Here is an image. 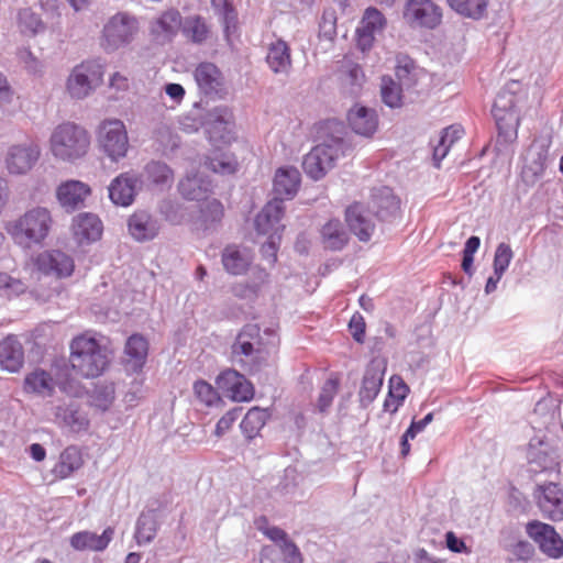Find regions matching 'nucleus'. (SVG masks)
Wrapping results in <instances>:
<instances>
[{
    "instance_id": "nucleus-1",
    "label": "nucleus",
    "mask_w": 563,
    "mask_h": 563,
    "mask_svg": "<svg viewBox=\"0 0 563 563\" xmlns=\"http://www.w3.org/2000/svg\"><path fill=\"white\" fill-rule=\"evenodd\" d=\"M69 364L77 375L96 378L108 368L110 358L107 347L90 332H84L69 343Z\"/></svg>"
},
{
    "instance_id": "nucleus-2",
    "label": "nucleus",
    "mask_w": 563,
    "mask_h": 563,
    "mask_svg": "<svg viewBox=\"0 0 563 563\" xmlns=\"http://www.w3.org/2000/svg\"><path fill=\"white\" fill-rule=\"evenodd\" d=\"M52 225L51 211L44 207H34L18 219L7 222L4 229L18 245L31 247L44 242Z\"/></svg>"
},
{
    "instance_id": "nucleus-3",
    "label": "nucleus",
    "mask_w": 563,
    "mask_h": 563,
    "mask_svg": "<svg viewBox=\"0 0 563 563\" xmlns=\"http://www.w3.org/2000/svg\"><path fill=\"white\" fill-rule=\"evenodd\" d=\"M90 143V135L85 128L74 122H64L51 134L49 152L57 161L73 163L86 156Z\"/></svg>"
},
{
    "instance_id": "nucleus-4",
    "label": "nucleus",
    "mask_w": 563,
    "mask_h": 563,
    "mask_svg": "<svg viewBox=\"0 0 563 563\" xmlns=\"http://www.w3.org/2000/svg\"><path fill=\"white\" fill-rule=\"evenodd\" d=\"M520 97L508 89L501 90L493 104V115L499 137L505 142L517 139L520 125Z\"/></svg>"
},
{
    "instance_id": "nucleus-5",
    "label": "nucleus",
    "mask_w": 563,
    "mask_h": 563,
    "mask_svg": "<svg viewBox=\"0 0 563 563\" xmlns=\"http://www.w3.org/2000/svg\"><path fill=\"white\" fill-rule=\"evenodd\" d=\"M137 32V19L126 12H118L104 23L99 44L106 52H114L129 45Z\"/></svg>"
},
{
    "instance_id": "nucleus-6",
    "label": "nucleus",
    "mask_w": 563,
    "mask_h": 563,
    "mask_svg": "<svg viewBox=\"0 0 563 563\" xmlns=\"http://www.w3.org/2000/svg\"><path fill=\"white\" fill-rule=\"evenodd\" d=\"M552 136L542 134L534 136L523 156V165L520 173L521 181L527 187L538 184L544 175L550 161Z\"/></svg>"
},
{
    "instance_id": "nucleus-7",
    "label": "nucleus",
    "mask_w": 563,
    "mask_h": 563,
    "mask_svg": "<svg viewBox=\"0 0 563 563\" xmlns=\"http://www.w3.org/2000/svg\"><path fill=\"white\" fill-rule=\"evenodd\" d=\"M97 142L100 151L112 162L124 158L130 147L126 128L119 119H106L100 123Z\"/></svg>"
},
{
    "instance_id": "nucleus-8",
    "label": "nucleus",
    "mask_w": 563,
    "mask_h": 563,
    "mask_svg": "<svg viewBox=\"0 0 563 563\" xmlns=\"http://www.w3.org/2000/svg\"><path fill=\"white\" fill-rule=\"evenodd\" d=\"M103 75L102 64L96 59L85 60L71 70L66 84L67 91L75 99H84L102 84Z\"/></svg>"
},
{
    "instance_id": "nucleus-9",
    "label": "nucleus",
    "mask_w": 563,
    "mask_h": 563,
    "mask_svg": "<svg viewBox=\"0 0 563 563\" xmlns=\"http://www.w3.org/2000/svg\"><path fill=\"white\" fill-rule=\"evenodd\" d=\"M232 353L250 358L255 365L266 361L269 350L262 340L258 325L246 324L242 329L232 345Z\"/></svg>"
},
{
    "instance_id": "nucleus-10",
    "label": "nucleus",
    "mask_w": 563,
    "mask_h": 563,
    "mask_svg": "<svg viewBox=\"0 0 563 563\" xmlns=\"http://www.w3.org/2000/svg\"><path fill=\"white\" fill-rule=\"evenodd\" d=\"M402 15L412 27L434 29L442 21L441 8L431 0H408Z\"/></svg>"
},
{
    "instance_id": "nucleus-11",
    "label": "nucleus",
    "mask_w": 563,
    "mask_h": 563,
    "mask_svg": "<svg viewBox=\"0 0 563 563\" xmlns=\"http://www.w3.org/2000/svg\"><path fill=\"white\" fill-rule=\"evenodd\" d=\"M526 532L548 558L556 560L563 556V539L551 525L532 520L527 523Z\"/></svg>"
},
{
    "instance_id": "nucleus-12",
    "label": "nucleus",
    "mask_w": 563,
    "mask_h": 563,
    "mask_svg": "<svg viewBox=\"0 0 563 563\" xmlns=\"http://www.w3.org/2000/svg\"><path fill=\"white\" fill-rule=\"evenodd\" d=\"M386 25L387 20L378 9L366 8L355 31L357 48L363 53L368 52L374 45L376 34L382 33Z\"/></svg>"
},
{
    "instance_id": "nucleus-13",
    "label": "nucleus",
    "mask_w": 563,
    "mask_h": 563,
    "mask_svg": "<svg viewBox=\"0 0 563 563\" xmlns=\"http://www.w3.org/2000/svg\"><path fill=\"white\" fill-rule=\"evenodd\" d=\"M40 156L41 148L37 144H15L7 151L5 167L12 175H23L33 168Z\"/></svg>"
},
{
    "instance_id": "nucleus-14",
    "label": "nucleus",
    "mask_w": 563,
    "mask_h": 563,
    "mask_svg": "<svg viewBox=\"0 0 563 563\" xmlns=\"http://www.w3.org/2000/svg\"><path fill=\"white\" fill-rule=\"evenodd\" d=\"M34 266L38 272L55 276L56 278L69 277L75 269L74 260L59 250L41 252L34 258Z\"/></svg>"
},
{
    "instance_id": "nucleus-15",
    "label": "nucleus",
    "mask_w": 563,
    "mask_h": 563,
    "mask_svg": "<svg viewBox=\"0 0 563 563\" xmlns=\"http://www.w3.org/2000/svg\"><path fill=\"white\" fill-rule=\"evenodd\" d=\"M216 384L218 388L233 401H250L254 396L253 385L234 369L222 372L217 377Z\"/></svg>"
},
{
    "instance_id": "nucleus-16",
    "label": "nucleus",
    "mask_w": 563,
    "mask_h": 563,
    "mask_svg": "<svg viewBox=\"0 0 563 563\" xmlns=\"http://www.w3.org/2000/svg\"><path fill=\"white\" fill-rule=\"evenodd\" d=\"M194 79L200 93L207 97L220 96L225 91V79L220 68L210 62L198 64L194 70Z\"/></svg>"
},
{
    "instance_id": "nucleus-17",
    "label": "nucleus",
    "mask_w": 563,
    "mask_h": 563,
    "mask_svg": "<svg viewBox=\"0 0 563 563\" xmlns=\"http://www.w3.org/2000/svg\"><path fill=\"white\" fill-rule=\"evenodd\" d=\"M335 158V150L332 146L320 144L305 156L302 167L310 178L319 180L332 168Z\"/></svg>"
},
{
    "instance_id": "nucleus-18",
    "label": "nucleus",
    "mask_w": 563,
    "mask_h": 563,
    "mask_svg": "<svg viewBox=\"0 0 563 563\" xmlns=\"http://www.w3.org/2000/svg\"><path fill=\"white\" fill-rule=\"evenodd\" d=\"M54 421L58 427L75 433L88 430L90 424L88 415L75 401L56 406Z\"/></svg>"
},
{
    "instance_id": "nucleus-19",
    "label": "nucleus",
    "mask_w": 563,
    "mask_h": 563,
    "mask_svg": "<svg viewBox=\"0 0 563 563\" xmlns=\"http://www.w3.org/2000/svg\"><path fill=\"white\" fill-rule=\"evenodd\" d=\"M284 205L279 199L268 201L255 218V230L260 235L280 234L284 225L280 220L284 216Z\"/></svg>"
},
{
    "instance_id": "nucleus-20",
    "label": "nucleus",
    "mask_w": 563,
    "mask_h": 563,
    "mask_svg": "<svg viewBox=\"0 0 563 563\" xmlns=\"http://www.w3.org/2000/svg\"><path fill=\"white\" fill-rule=\"evenodd\" d=\"M90 195V186L75 179L63 181L56 189V198L59 205L67 211H75L82 207L85 200Z\"/></svg>"
},
{
    "instance_id": "nucleus-21",
    "label": "nucleus",
    "mask_w": 563,
    "mask_h": 563,
    "mask_svg": "<svg viewBox=\"0 0 563 563\" xmlns=\"http://www.w3.org/2000/svg\"><path fill=\"white\" fill-rule=\"evenodd\" d=\"M538 506L544 518L552 521L563 520V488L554 483L542 486Z\"/></svg>"
},
{
    "instance_id": "nucleus-22",
    "label": "nucleus",
    "mask_w": 563,
    "mask_h": 563,
    "mask_svg": "<svg viewBox=\"0 0 563 563\" xmlns=\"http://www.w3.org/2000/svg\"><path fill=\"white\" fill-rule=\"evenodd\" d=\"M139 183V177L133 173L126 172L117 176L109 186L111 201L122 207L132 205L136 196Z\"/></svg>"
},
{
    "instance_id": "nucleus-23",
    "label": "nucleus",
    "mask_w": 563,
    "mask_h": 563,
    "mask_svg": "<svg viewBox=\"0 0 563 563\" xmlns=\"http://www.w3.org/2000/svg\"><path fill=\"white\" fill-rule=\"evenodd\" d=\"M84 463L81 449L77 445H68L59 453L52 468V475L58 481L69 478L84 466Z\"/></svg>"
},
{
    "instance_id": "nucleus-24",
    "label": "nucleus",
    "mask_w": 563,
    "mask_h": 563,
    "mask_svg": "<svg viewBox=\"0 0 563 563\" xmlns=\"http://www.w3.org/2000/svg\"><path fill=\"white\" fill-rule=\"evenodd\" d=\"M24 366V349L15 335L0 341V367L9 373H19Z\"/></svg>"
},
{
    "instance_id": "nucleus-25",
    "label": "nucleus",
    "mask_w": 563,
    "mask_h": 563,
    "mask_svg": "<svg viewBox=\"0 0 563 563\" xmlns=\"http://www.w3.org/2000/svg\"><path fill=\"white\" fill-rule=\"evenodd\" d=\"M365 208L360 202L350 205L345 210V221L350 230L357 236L362 242H367L372 238L375 225L366 218Z\"/></svg>"
},
{
    "instance_id": "nucleus-26",
    "label": "nucleus",
    "mask_w": 563,
    "mask_h": 563,
    "mask_svg": "<svg viewBox=\"0 0 563 563\" xmlns=\"http://www.w3.org/2000/svg\"><path fill=\"white\" fill-rule=\"evenodd\" d=\"M371 209L379 220L388 221L399 213L400 200L394 195L390 188L384 187L373 192Z\"/></svg>"
},
{
    "instance_id": "nucleus-27",
    "label": "nucleus",
    "mask_w": 563,
    "mask_h": 563,
    "mask_svg": "<svg viewBox=\"0 0 563 563\" xmlns=\"http://www.w3.org/2000/svg\"><path fill=\"white\" fill-rule=\"evenodd\" d=\"M23 391L25 394L51 397L55 391V380L49 372L36 367L24 376Z\"/></svg>"
},
{
    "instance_id": "nucleus-28",
    "label": "nucleus",
    "mask_w": 563,
    "mask_h": 563,
    "mask_svg": "<svg viewBox=\"0 0 563 563\" xmlns=\"http://www.w3.org/2000/svg\"><path fill=\"white\" fill-rule=\"evenodd\" d=\"M300 185V173L295 167H280L276 170L274 177L275 199H291Z\"/></svg>"
},
{
    "instance_id": "nucleus-29",
    "label": "nucleus",
    "mask_w": 563,
    "mask_h": 563,
    "mask_svg": "<svg viewBox=\"0 0 563 563\" xmlns=\"http://www.w3.org/2000/svg\"><path fill=\"white\" fill-rule=\"evenodd\" d=\"M130 234L137 241H147L154 239L159 232V225L146 211H135L128 222Z\"/></svg>"
},
{
    "instance_id": "nucleus-30",
    "label": "nucleus",
    "mask_w": 563,
    "mask_h": 563,
    "mask_svg": "<svg viewBox=\"0 0 563 563\" xmlns=\"http://www.w3.org/2000/svg\"><path fill=\"white\" fill-rule=\"evenodd\" d=\"M347 121L352 130L364 136H371L378 126L377 114L373 109L355 106L347 114Z\"/></svg>"
},
{
    "instance_id": "nucleus-31",
    "label": "nucleus",
    "mask_w": 563,
    "mask_h": 563,
    "mask_svg": "<svg viewBox=\"0 0 563 563\" xmlns=\"http://www.w3.org/2000/svg\"><path fill=\"white\" fill-rule=\"evenodd\" d=\"M73 232L79 243L97 241L102 234V223L92 213H80L74 219Z\"/></svg>"
},
{
    "instance_id": "nucleus-32",
    "label": "nucleus",
    "mask_w": 563,
    "mask_h": 563,
    "mask_svg": "<svg viewBox=\"0 0 563 563\" xmlns=\"http://www.w3.org/2000/svg\"><path fill=\"white\" fill-rule=\"evenodd\" d=\"M233 128L234 123L230 118L216 117L209 120L206 131L210 143L219 150L222 146L231 144L234 140Z\"/></svg>"
},
{
    "instance_id": "nucleus-33",
    "label": "nucleus",
    "mask_w": 563,
    "mask_h": 563,
    "mask_svg": "<svg viewBox=\"0 0 563 563\" xmlns=\"http://www.w3.org/2000/svg\"><path fill=\"white\" fill-rule=\"evenodd\" d=\"M113 533L112 528H107L100 536L89 531L77 532L70 538V544L78 551H103L112 540Z\"/></svg>"
},
{
    "instance_id": "nucleus-34",
    "label": "nucleus",
    "mask_w": 563,
    "mask_h": 563,
    "mask_svg": "<svg viewBox=\"0 0 563 563\" xmlns=\"http://www.w3.org/2000/svg\"><path fill=\"white\" fill-rule=\"evenodd\" d=\"M321 242L324 249L331 251L342 250L347 241L349 235L339 219H331L320 229Z\"/></svg>"
},
{
    "instance_id": "nucleus-35",
    "label": "nucleus",
    "mask_w": 563,
    "mask_h": 563,
    "mask_svg": "<svg viewBox=\"0 0 563 563\" xmlns=\"http://www.w3.org/2000/svg\"><path fill=\"white\" fill-rule=\"evenodd\" d=\"M124 352L126 363L131 365L132 369L141 371L147 357L148 342L141 334H132L125 343Z\"/></svg>"
},
{
    "instance_id": "nucleus-36",
    "label": "nucleus",
    "mask_w": 563,
    "mask_h": 563,
    "mask_svg": "<svg viewBox=\"0 0 563 563\" xmlns=\"http://www.w3.org/2000/svg\"><path fill=\"white\" fill-rule=\"evenodd\" d=\"M266 62L274 73H287L291 67L290 47L283 40H277L268 47Z\"/></svg>"
},
{
    "instance_id": "nucleus-37",
    "label": "nucleus",
    "mask_w": 563,
    "mask_h": 563,
    "mask_svg": "<svg viewBox=\"0 0 563 563\" xmlns=\"http://www.w3.org/2000/svg\"><path fill=\"white\" fill-rule=\"evenodd\" d=\"M463 134L464 130L459 124L450 125L443 130L442 135L433 147V161L437 167H440V162L448 155L450 148Z\"/></svg>"
},
{
    "instance_id": "nucleus-38",
    "label": "nucleus",
    "mask_w": 563,
    "mask_h": 563,
    "mask_svg": "<svg viewBox=\"0 0 563 563\" xmlns=\"http://www.w3.org/2000/svg\"><path fill=\"white\" fill-rule=\"evenodd\" d=\"M409 394V387L401 376L393 375L389 379V390L384 401V410L395 413Z\"/></svg>"
},
{
    "instance_id": "nucleus-39",
    "label": "nucleus",
    "mask_w": 563,
    "mask_h": 563,
    "mask_svg": "<svg viewBox=\"0 0 563 563\" xmlns=\"http://www.w3.org/2000/svg\"><path fill=\"white\" fill-rule=\"evenodd\" d=\"M252 258L243 254L236 246L229 245L222 253V264L224 269L232 275L244 274L250 265Z\"/></svg>"
},
{
    "instance_id": "nucleus-40",
    "label": "nucleus",
    "mask_w": 563,
    "mask_h": 563,
    "mask_svg": "<svg viewBox=\"0 0 563 563\" xmlns=\"http://www.w3.org/2000/svg\"><path fill=\"white\" fill-rule=\"evenodd\" d=\"M446 2L452 10L464 18L481 20L487 13L488 0H446Z\"/></svg>"
},
{
    "instance_id": "nucleus-41",
    "label": "nucleus",
    "mask_w": 563,
    "mask_h": 563,
    "mask_svg": "<svg viewBox=\"0 0 563 563\" xmlns=\"http://www.w3.org/2000/svg\"><path fill=\"white\" fill-rule=\"evenodd\" d=\"M179 191L188 200H205L207 192L210 191V183L197 177V175L186 176L179 183Z\"/></svg>"
},
{
    "instance_id": "nucleus-42",
    "label": "nucleus",
    "mask_w": 563,
    "mask_h": 563,
    "mask_svg": "<svg viewBox=\"0 0 563 563\" xmlns=\"http://www.w3.org/2000/svg\"><path fill=\"white\" fill-rule=\"evenodd\" d=\"M384 380V373L378 368H367L362 387L360 389V398L362 401L372 402L380 391Z\"/></svg>"
},
{
    "instance_id": "nucleus-43",
    "label": "nucleus",
    "mask_w": 563,
    "mask_h": 563,
    "mask_svg": "<svg viewBox=\"0 0 563 563\" xmlns=\"http://www.w3.org/2000/svg\"><path fill=\"white\" fill-rule=\"evenodd\" d=\"M267 418L266 410L258 407L251 408L241 421L242 432L250 439L254 438L265 426Z\"/></svg>"
},
{
    "instance_id": "nucleus-44",
    "label": "nucleus",
    "mask_w": 563,
    "mask_h": 563,
    "mask_svg": "<svg viewBox=\"0 0 563 563\" xmlns=\"http://www.w3.org/2000/svg\"><path fill=\"white\" fill-rule=\"evenodd\" d=\"M183 33L191 42L202 43L208 38L210 30L203 18L194 15L185 19Z\"/></svg>"
},
{
    "instance_id": "nucleus-45",
    "label": "nucleus",
    "mask_w": 563,
    "mask_h": 563,
    "mask_svg": "<svg viewBox=\"0 0 563 563\" xmlns=\"http://www.w3.org/2000/svg\"><path fill=\"white\" fill-rule=\"evenodd\" d=\"M181 26V15L177 10L163 12L155 21L154 31L167 37L174 35Z\"/></svg>"
},
{
    "instance_id": "nucleus-46",
    "label": "nucleus",
    "mask_w": 563,
    "mask_h": 563,
    "mask_svg": "<svg viewBox=\"0 0 563 563\" xmlns=\"http://www.w3.org/2000/svg\"><path fill=\"white\" fill-rule=\"evenodd\" d=\"M340 78L344 86L353 89L354 87H361L363 85L365 75L358 64L352 60H344L340 68Z\"/></svg>"
},
{
    "instance_id": "nucleus-47",
    "label": "nucleus",
    "mask_w": 563,
    "mask_h": 563,
    "mask_svg": "<svg viewBox=\"0 0 563 563\" xmlns=\"http://www.w3.org/2000/svg\"><path fill=\"white\" fill-rule=\"evenodd\" d=\"M380 95L383 102L390 108L400 107L402 103L401 87L391 77L382 78Z\"/></svg>"
},
{
    "instance_id": "nucleus-48",
    "label": "nucleus",
    "mask_w": 563,
    "mask_h": 563,
    "mask_svg": "<svg viewBox=\"0 0 563 563\" xmlns=\"http://www.w3.org/2000/svg\"><path fill=\"white\" fill-rule=\"evenodd\" d=\"M418 67L412 58L407 55L397 56L395 73L399 81L406 86H411L417 81Z\"/></svg>"
},
{
    "instance_id": "nucleus-49",
    "label": "nucleus",
    "mask_w": 563,
    "mask_h": 563,
    "mask_svg": "<svg viewBox=\"0 0 563 563\" xmlns=\"http://www.w3.org/2000/svg\"><path fill=\"white\" fill-rule=\"evenodd\" d=\"M157 531V522L155 516L151 512L142 514L137 520L135 538L139 543L151 542Z\"/></svg>"
},
{
    "instance_id": "nucleus-50",
    "label": "nucleus",
    "mask_w": 563,
    "mask_h": 563,
    "mask_svg": "<svg viewBox=\"0 0 563 563\" xmlns=\"http://www.w3.org/2000/svg\"><path fill=\"white\" fill-rule=\"evenodd\" d=\"M206 165L214 173L230 175L235 173L238 162L232 155L214 152L213 156L208 157Z\"/></svg>"
},
{
    "instance_id": "nucleus-51",
    "label": "nucleus",
    "mask_w": 563,
    "mask_h": 563,
    "mask_svg": "<svg viewBox=\"0 0 563 563\" xmlns=\"http://www.w3.org/2000/svg\"><path fill=\"white\" fill-rule=\"evenodd\" d=\"M340 382L338 377H330L327 379L320 390L317 407L320 412L327 411L338 394Z\"/></svg>"
},
{
    "instance_id": "nucleus-52",
    "label": "nucleus",
    "mask_w": 563,
    "mask_h": 563,
    "mask_svg": "<svg viewBox=\"0 0 563 563\" xmlns=\"http://www.w3.org/2000/svg\"><path fill=\"white\" fill-rule=\"evenodd\" d=\"M25 290L26 285L23 280L0 272V296L12 298L23 294Z\"/></svg>"
},
{
    "instance_id": "nucleus-53",
    "label": "nucleus",
    "mask_w": 563,
    "mask_h": 563,
    "mask_svg": "<svg viewBox=\"0 0 563 563\" xmlns=\"http://www.w3.org/2000/svg\"><path fill=\"white\" fill-rule=\"evenodd\" d=\"M145 174L148 180L154 184H167L173 179L172 169L164 163L151 162L145 166Z\"/></svg>"
},
{
    "instance_id": "nucleus-54",
    "label": "nucleus",
    "mask_w": 563,
    "mask_h": 563,
    "mask_svg": "<svg viewBox=\"0 0 563 563\" xmlns=\"http://www.w3.org/2000/svg\"><path fill=\"white\" fill-rule=\"evenodd\" d=\"M211 3L222 16L225 31L229 32L231 27L235 29L238 15L232 0H211Z\"/></svg>"
},
{
    "instance_id": "nucleus-55",
    "label": "nucleus",
    "mask_w": 563,
    "mask_h": 563,
    "mask_svg": "<svg viewBox=\"0 0 563 563\" xmlns=\"http://www.w3.org/2000/svg\"><path fill=\"white\" fill-rule=\"evenodd\" d=\"M194 393L196 397L206 406H212L220 401L218 391L211 384L206 380H197L194 384Z\"/></svg>"
},
{
    "instance_id": "nucleus-56",
    "label": "nucleus",
    "mask_w": 563,
    "mask_h": 563,
    "mask_svg": "<svg viewBox=\"0 0 563 563\" xmlns=\"http://www.w3.org/2000/svg\"><path fill=\"white\" fill-rule=\"evenodd\" d=\"M19 27L22 33L34 35L44 29V24L36 14L23 10L19 15Z\"/></svg>"
},
{
    "instance_id": "nucleus-57",
    "label": "nucleus",
    "mask_w": 563,
    "mask_h": 563,
    "mask_svg": "<svg viewBox=\"0 0 563 563\" xmlns=\"http://www.w3.org/2000/svg\"><path fill=\"white\" fill-rule=\"evenodd\" d=\"M511 247L506 243H500L495 252L494 256V271L498 275H503L508 268L512 258Z\"/></svg>"
},
{
    "instance_id": "nucleus-58",
    "label": "nucleus",
    "mask_w": 563,
    "mask_h": 563,
    "mask_svg": "<svg viewBox=\"0 0 563 563\" xmlns=\"http://www.w3.org/2000/svg\"><path fill=\"white\" fill-rule=\"evenodd\" d=\"M255 525L258 530L263 531V533L274 542L283 543L287 540V534L283 529L278 527H268L266 517L257 518L255 520Z\"/></svg>"
},
{
    "instance_id": "nucleus-59",
    "label": "nucleus",
    "mask_w": 563,
    "mask_h": 563,
    "mask_svg": "<svg viewBox=\"0 0 563 563\" xmlns=\"http://www.w3.org/2000/svg\"><path fill=\"white\" fill-rule=\"evenodd\" d=\"M201 212L205 222H219L224 214V209L220 201L213 199L201 208Z\"/></svg>"
},
{
    "instance_id": "nucleus-60",
    "label": "nucleus",
    "mask_w": 563,
    "mask_h": 563,
    "mask_svg": "<svg viewBox=\"0 0 563 563\" xmlns=\"http://www.w3.org/2000/svg\"><path fill=\"white\" fill-rule=\"evenodd\" d=\"M114 399L113 386H104L101 389L96 390L92 397V404L95 407L107 410Z\"/></svg>"
},
{
    "instance_id": "nucleus-61",
    "label": "nucleus",
    "mask_w": 563,
    "mask_h": 563,
    "mask_svg": "<svg viewBox=\"0 0 563 563\" xmlns=\"http://www.w3.org/2000/svg\"><path fill=\"white\" fill-rule=\"evenodd\" d=\"M280 236V234H271L267 236V242L262 245V256L266 258L271 264H275L277 261V251Z\"/></svg>"
},
{
    "instance_id": "nucleus-62",
    "label": "nucleus",
    "mask_w": 563,
    "mask_h": 563,
    "mask_svg": "<svg viewBox=\"0 0 563 563\" xmlns=\"http://www.w3.org/2000/svg\"><path fill=\"white\" fill-rule=\"evenodd\" d=\"M240 412H241V409L235 408V409L229 410L224 416H222L216 426V434L218 437H221L227 431H229L232 428L233 423L239 418Z\"/></svg>"
},
{
    "instance_id": "nucleus-63",
    "label": "nucleus",
    "mask_w": 563,
    "mask_h": 563,
    "mask_svg": "<svg viewBox=\"0 0 563 563\" xmlns=\"http://www.w3.org/2000/svg\"><path fill=\"white\" fill-rule=\"evenodd\" d=\"M349 328L353 339L358 343H363L366 328L364 318L358 313L353 314L350 320Z\"/></svg>"
},
{
    "instance_id": "nucleus-64",
    "label": "nucleus",
    "mask_w": 563,
    "mask_h": 563,
    "mask_svg": "<svg viewBox=\"0 0 563 563\" xmlns=\"http://www.w3.org/2000/svg\"><path fill=\"white\" fill-rule=\"evenodd\" d=\"M279 547L287 563H302L301 553L292 541L287 539Z\"/></svg>"
}]
</instances>
